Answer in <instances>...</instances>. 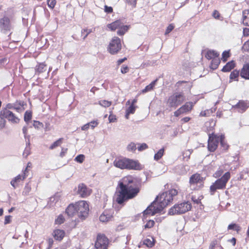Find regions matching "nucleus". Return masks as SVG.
Listing matches in <instances>:
<instances>
[{"instance_id":"f257e3e1","label":"nucleus","mask_w":249,"mask_h":249,"mask_svg":"<svg viewBox=\"0 0 249 249\" xmlns=\"http://www.w3.org/2000/svg\"><path fill=\"white\" fill-rule=\"evenodd\" d=\"M133 179L131 177H126L123 179V181L119 183L120 190L116 194L114 199L119 204L135 197L139 192V189L132 184Z\"/></svg>"},{"instance_id":"f03ea898","label":"nucleus","mask_w":249,"mask_h":249,"mask_svg":"<svg viewBox=\"0 0 249 249\" xmlns=\"http://www.w3.org/2000/svg\"><path fill=\"white\" fill-rule=\"evenodd\" d=\"M177 194L178 191L175 189L163 193L157 197L156 200L143 212V214L153 215L160 212L172 201L173 196H176Z\"/></svg>"},{"instance_id":"7ed1b4c3","label":"nucleus","mask_w":249,"mask_h":249,"mask_svg":"<svg viewBox=\"0 0 249 249\" xmlns=\"http://www.w3.org/2000/svg\"><path fill=\"white\" fill-rule=\"evenodd\" d=\"M113 165L117 168L121 169L141 170V164L137 161L131 159L122 158L116 159L113 162Z\"/></svg>"},{"instance_id":"20e7f679","label":"nucleus","mask_w":249,"mask_h":249,"mask_svg":"<svg viewBox=\"0 0 249 249\" xmlns=\"http://www.w3.org/2000/svg\"><path fill=\"white\" fill-rule=\"evenodd\" d=\"M231 177L230 173L226 172L220 178L217 179L211 186L210 191L211 195H213L216 190L224 189L226 184Z\"/></svg>"},{"instance_id":"39448f33","label":"nucleus","mask_w":249,"mask_h":249,"mask_svg":"<svg viewBox=\"0 0 249 249\" xmlns=\"http://www.w3.org/2000/svg\"><path fill=\"white\" fill-rule=\"evenodd\" d=\"M191 204L189 202H184L175 205L168 211V214L173 215L184 213L191 210Z\"/></svg>"},{"instance_id":"423d86ee","label":"nucleus","mask_w":249,"mask_h":249,"mask_svg":"<svg viewBox=\"0 0 249 249\" xmlns=\"http://www.w3.org/2000/svg\"><path fill=\"white\" fill-rule=\"evenodd\" d=\"M205 178L199 174L192 175L189 179V188L191 190H198L203 187Z\"/></svg>"},{"instance_id":"0eeeda50","label":"nucleus","mask_w":249,"mask_h":249,"mask_svg":"<svg viewBox=\"0 0 249 249\" xmlns=\"http://www.w3.org/2000/svg\"><path fill=\"white\" fill-rule=\"evenodd\" d=\"M185 100V97L181 93H175L168 98L167 105L170 107L176 108Z\"/></svg>"},{"instance_id":"6e6552de","label":"nucleus","mask_w":249,"mask_h":249,"mask_svg":"<svg viewBox=\"0 0 249 249\" xmlns=\"http://www.w3.org/2000/svg\"><path fill=\"white\" fill-rule=\"evenodd\" d=\"M121 49L122 44L120 39L117 36L113 37L108 45V52L111 54H115L117 53Z\"/></svg>"},{"instance_id":"1a4fd4ad","label":"nucleus","mask_w":249,"mask_h":249,"mask_svg":"<svg viewBox=\"0 0 249 249\" xmlns=\"http://www.w3.org/2000/svg\"><path fill=\"white\" fill-rule=\"evenodd\" d=\"M76 208L78 216L85 218L88 214L89 205L86 201L82 200L76 203Z\"/></svg>"},{"instance_id":"9d476101","label":"nucleus","mask_w":249,"mask_h":249,"mask_svg":"<svg viewBox=\"0 0 249 249\" xmlns=\"http://www.w3.org/2000/svg\"><path fill=\"white\" fill-rule=\"evenodd\" d=\"M220 140V136L213 133L209 134L208 143V150L211 152L214 151L217 147Z\"/></svg>"},{"instance_id":"9b49d317","label":"nucleus","mask_w":249,"mask_h":249,"mask_svg":"<svg viewBox=\"0 0 249 249\" xmlns=\"http://www.w3.org/2000/svg\"><path fill=\"white\" fill-rule=\"evenodd\" d=\"M108 243V239L105 235H98L95 244V247L96 249H107Z\"/></svg>"},{"instance_id":"f8f14e48","label":"nucleus","mask_w":249,"mask_h":249,"mask_svg":"<svg viewBox=\"0 0 249 249\" xmlns=\"http://www.w3.org/2000/svg\"><path fill=\"white\" fill-rule=\"evenodd\" d=\"M1 115L12 123H18L19 119L11 111L4 108L1 111Z\"/></svg>"},{"instance_id":"ddd939ff","label":"nucleus","mask_w":249,"mask_h":249,"mask_svg":"<svg viewBox=\"0 0 249 249\" xmlns=\"http://www.w3.org/2000/svg\"><path fill=\"white\" fill-rule=\"evenodd\" d=\"M194 106L192 102H187L184 105L181 107L179 109L174 112V115L178 117L181 114L186 113L191 110Z\"/></svg>"},{"instance_id":"4468645a","label":"nucleus","mask_w":249,"mask_h":249,"mask_svg":"<svg viewBox=\"0 0 249 249\" xmlns=\"http://www.w3.org/2000/svg\"><path fill=\"white\" fill-rule=\"evenodd\" d=\"M0 29L4 32L11 30L12 25L8 17H4L0 19Z\"/></svg>"},{"instance_id":"2eb2a0df","label":"nucleus","mask_w":249,"mask_h":249,"mask_svg":"<svg viewBox=\"0 0 249 249\" xmlns=\"http://www.w3.org/2000/svg\"><path fill=\"white\" fill-rule=\"evenodd\" d=\"M91 193V190L84 184H80L78 186L77 194L82 197H86Z\"/></svg>"},{"instance_id":"dca6fc26","label":"nucleus","mask_w":249,"mask_h":249,"mask_svg":"<svg viewBox=\"0 0 249 249\" xmlns=\"http://www.w3.org/2000/svg\"><path fill=\"white\" fill-rule=\"evenodd\" d=\"M27 170V169L26 168L21 174L18 175L11 180L10 182L11 185L14 188L17 187L18 183H19L20 181L24 180V179L26 178L27 176L26 175Z\"/></svg>"},{"instance_id":"f3484780","label":"nucleus","mask_w":249,"mask_h":249,"mask_svg":"<svg viewBox=\"0 0 249 249\" xmlns=\"http://www.w3.org/2000/svg\"><path fill=\"white\" fill-rule=\"evenodd\" d=\"M112 210H105L100 216L99 219L102 222H107L112 218Z\"/></svg>"},{"instance_id":"a211bd4d","label":"nucleus","mask_w":249,"mask_h":249,"mask_svg":"<svg viewBox=\"0 0 249 249\" xmlns=\"http://www.w3.org/2000/svg\"><path fill=\"white\" fill-rule=\"evenodd\" d=\"M249 107V102L245 101H239V102L233 106V108H235L238 109L240 112H244Z\"/></svg>"},{"instance_id":"6ab92c4d","label":"nucleus","mask_w":249,"mask_h":249,"mask_svg":"<svg viewBox=\"0 0 249 249\" xmlns=\"http://www.w3.org/2000/svg\"><path fill=\"white\" fill-rule=\"evenodd\" d=\"M52 235L55 240L61 241L65 236V232L62 230L55 229L53 231Z\"/></svg>"},{"instance_id":"aec40b11","label":"nucleus","mask_w":249,"mask_h":249,"mask_svg":"<svg viewBox=\"0 0 249 249\" xmlns=\"http://www.w3.org/2000/svg\"><path fill=\"white\" fill-rule=\"evenodd\" d=\"M26 105V104L24 102L17 101L15 103V106H13L14 109H15L18 112L21 113L25 110Z\"/></svg>"},{"instance_id":"412c9836","label":"nucleus","mask_w":249,"mask_h":249,"mask_svg":"<svg viewBox=\"0 0 249 249\" xmlns=\"http://www.w3.org/2000/svg\"><path fill=\"white\" fill-rule=\"evenodd\" d=\"M66 213L69 216L72 217L77 213L76 203L70 204L66 210Z\"/></svg>"},{"instance_id":"4be33fe9","label":"nucleus","mask_w":249,"mask_h":249,"mask_svg":"<svg viewBox=\"0 0 249 249\" xmlns=\"http://www.w3.org/2000/svg\"><path fill=\"white\" fill-rule=\"evenodd\" d=\"M240 75L246 79H249V63L244 65L240 72Z\"/></svg>"},{"instance_id":"5701e85b","label":"nucleus","mask_w":249,"mask_h":249,"mask_svg":"<svg viewBox=\"0 0 249 249\" xmlns=\"http://www.w3.org/2000/svg\"><path fill=\"white\" fill-rule=\"evenodd\" d=\"M121 21L120 20H116L110 24H107V28L111 31H115L117 29L119 30L121 26Z\"/></svg>"},{"instance_id":"b1692460","label":"nucleus","mask_w":249,"mask_h":249,"mask_svg":"<svg viewBox=\"0 0 249 249\" xmlns=\"http://www.w3.org/2000/svg\"><path fill=\"white\" fill-rule=\"evenodd\" d=\"M219 54L215 51L213 50H209L205 54V57L208 59H213L215 58L218 57Z\"/></svg>"},{"instance_id":"393cba45","label":"nucleus","mask_w":249,"mask_h":249,"mask_svg":"<svg viewBox=\"0 0 249 249\" xmlns=\"http://www.w3.org/2000/svg\"><path fill=\"white\" fill-rule=\"evenodd\" d=\"M243 23L249 26V10H245L242 13Z\"/></svg>"},{"instance_id":"a878e982","label":"nucleus","mask_w":249,"mask_h":249,"mask_svg":"<svg viewBox=\"0 0 249 249\" xmlns=\"http://www.w3.org/2000/svg\"><path fill=\"white\" fill-rule=\"evenodd\" d=\"M157 81L158 80L156 79L155 80L152 82L149 85L146 86V87L142 90V93H145L153 90L154 87L156 85Z\"/></svg>"},{"instance_id":"bb28decb","label":"nucleus","mask_w":249,"mask_h":249,"mask_svg":"<svg viewBox=\"0 0 249 249\" xmlns=\"http://www.w3.org/2000/svg\"><path fill=\"white\" fill-rule=\"evenodd\" d=\"M235 67V63L233 61L229 62L223 68L222 71L224 72H229Z\"/></svg>"},{"instance_id":"cd10ccee","label":"nucleus","mask_w":249,"mask_h":249,"mask_svg":"<svg viewBox=\"0 0 249 249\" xmlns=\"http://www.w3.org/2000/svg\"><path fill=\"white\" fill-rule=\"evenodd\" d=\"M98 124V122L95 121H91L85 125H84L81 129L82 130H88L89 127H91L92 129H93L95 126L97 125Z\"/></svg>"},{"instance_id":"c85d7f7f","label":"nucleus","mask_w":249,"mask_h":249,"mask_svg":"<svg viewBox=\"0 0 249 249\" xmlns=\"http://www.w3.org/2000/svg\"><path fill=\"white\" fill-rule=\"evenodd\" d=\"M143 244L148 248H151L154 246L155 241L153 237H150L148 238L144 239L143 241Z\"/></svg>"},{"instance_id":"c756f323","label":"nucleus","mask_w":249,"mask_h":249,"mask_svg":"<svg viewBox=\"0 0 249 249\" xmlns=\"http://www.w3.org/2000/svg\"><path fill=\"white\" fill-rule=\"evenodd\" d=\"M129 29V26L124 25V24L121 22V26L119 27V30L117 31V34L119 36L124 35L126 32Z\"/></svg>"},{"instance_id":"7c9ffc66","label":"nucleus","mask_w":249,"mask_h":249,"mask_svg":"<svg viewBox=\"0 0 249 249\" xmlns=\"http://www.w3.org/2000/svg\"><path fill=\"white\" fill-rule=\"evenodd\" d=\"M27 130L28 128L27 126H24L22 128V132L24 134V138L26 142V145H30V136L27 134Z\"/></svg>"},{"instance_id":"2f4dec72","label":"nucleus","mask_w":249,"mask_h":249,"mask_svg":"<svg viewBox=\"0 0 249 249\" xmlns=\"http://www.w3.org/2000/svg\"><path fill=\"white\" fill-rule=\"evenodd\" d=\"M220 61L219 56L213 59L211 64V68L213 70H215L220 64Z\"/></svg>"},{"instance_id":"473e14b6","label":"nucleus","mask_w":249,"mask_h":249,"mask_svg":"<svg viewBox=\"0 0 249 249\" xmlns=\"http://www.w3.org/2000/svg\"><path fill=\"white\" fill-rule=\"evenodd\" d=\"M46 70V65L43 63H39L36 67V72L38 73H42L45 71Z\"/></svg>"},{"instance_id":"72a5a7b5","label":"nucleus","mask_w":249,"mask_h":249,"mask_svg":"<svg viewBox=\"0 0 249 249\" xmlns=\"http://www.w3.org/2000/svg\"><path fill=\"white\" fill-rule=\"evenodd\" d=\"M216 108H211V109H208L204 111H202L200 113V116H209L211 114H212L214 111H215Z\"/></svg>"},{"instance_id":"f704fd0d","label":"nucleus","mask_w":249,"mask_h":249,"mask_svg":"<svg viewBox=\"0 0 249 249\" xmlns=\"http://www.w3.org/2000/svg\"><path fill=\"white\" fill-rule=\"evenodd\" d=\"M98 104L101 107L106 108L111 106L112 102L106 100H101L98 102Z\"/></svg>"},{"instance_id":"c9c22d12","label":"nucleus","mask_w":249,"mask_h":249,"mask_svg":"<svg viewBox=\"0 0 249 249\" xmlns=\"http://www.w3.org/2000/svg\"><path fill=\"white\" fill-rule=\"evenodd\" d=\"M220 145L223 148V150H226L228 149L229 147V145L227 144L226 142L224 140V137L223 135L220 136Z\"/></svg>"},{"instance_id":"e433bc0d","label":"nucleus","mask_w":249,"mask_h":249,"mask_svg":"<svg viewBox=\"0 0 249 249\" xmlns=\"http://www.w3.org/2000/svg\"><path fill=\"white\" fill-rule=\"evenodd\" d=\"M136 149V144L132 142L129 143L126 147L127 150L132 153H134Z\"/></svg>"},{"instance_id":"4c0bfd02","label":"nucleus","mask_w":249,"mask_h":249,"mask_svg":"<svg viewBox=\"0 0 249 249\" xmlns=\"http://www.w3.org/2000/svg\"><path fill=\"white\" fill-rule=\"evenodd\" d=\"M228 229L233 230L238 232L241 231V228L239 225L236 224H231L228 226Z\"/></svg>"},{"instance_id":"58836bf2","label":"nucleus","mask_w":249,"mask_h":249,"mask_svg":"<svg viewBox=\"0 0 249 249\" xmlns=\"http://www.w3.org/2000/svg\"><path fill=\"white\" fill-rule=\"evenodd\" d=\"M164 148H161L159 150V151L155 154L154 159L156 160L160 159L163 155L164 153Z\"/></svg>"},{"instance_id":"ea45409f","label":"nucleus","mask_w":249,"mask_h":249,"mask_svg":"<svg viewBox=\"0 0 249 249\" xmlns=\"http://www.w3.org/2000/svg\"><path fill=\"white\" fill-rule=\"evenodd\" d=\"M32 112L30 111H26L24 114V120L28 123L32 119Z\"/></svg>"},{"instance_id":"a19ab883","label":"nucleus","mask_w":249,"mask_h":249,"mask_svg":"<svg viewBox=\"0 0 249 249\" xmlns=\"http://www.w3.org/2000/svg\"><path fill=\"white\" fill-rule=\"evenodd\" d=\"M65 218L62 214H59L55 220V223L56 224H61L64 223Z\"/></svg>"},{"instance_id":"79ce46f5","label":"nucleus","mask_w":249,"mask_h":249,"mask_svg":"<svg viewBox=\"0 0 249 249\" xmlns=\"http://www.w3.org/2000/svg\"><path fill=\"white\" fill-rule=\"evenodd\" d=\"M62 139L60 138L54 142L50 147V149H53L59 146L62 142Z\"/></svg>"},{"instance_id":"37998d69","label":"nucleus","mask_w":249,"mask_h":249,"mask_svg":"<svg viewBox=\"0 0 249 249\" xmlns=\"http://www.w3.org/2000/svg\"><path fill=\"white\" fill-rule=\"evenodd\" d=\"M188 170L189 167L188 166H181L180 167V171L178 172L180 175H184L186 174Z\"/></svg>"},{"instance_id":"c03bdc74","label":"nucleus","mask_w":249,"mask_h":249,"mask_svg":"<svg viewBox=\"0 0 249 249\" xmlns=\"http://www.w3.org/2000/svg\"><path fill=\"white\" fill-rule=\"evenodd\" d=\"M109 115L108 117V120L109 123H113L116 122L117 118L116 115L113 114L112 110L109 111Z\"/></svg>"},{"instance_id":"a18cd8bd","label":"nucleus","mask_w":249,"mask_h":249,"mask_svg":"<svg viewBox=\"0 0 249 249\" xmlns=\"http://www.w3.org/2000/svg\"><path fill=\"white\" fill-rule=\"evenodd\" d=\"M85 159V156L83 154L78 155L75 158V160L79 163H82Z\"/></svg>"},{"instance_id":"49530a36","label":"nucleus","mask_w":249,"mask_h":249,"mask_svg":"<svg viewBox=\"0 0 249 249\" xmlns=\"http://www.w3.org/2000/svg\"><path fill=\"white\" fill-rule=\"evenodd\" d=\"M239 75V71L237 70H234L232 72H231L230 74V79H235L238 77Z\"/></svg>"},{"instance_id":"de8ad7c7","label":"nucleus","mask_w":249,"mask_h":249,"mask_svg":"<svg viewBox=\"0 0 249 249\" xmlns=\"http://www.w3.org/2000/svg\"><path fill=\"white\" fill-rule=\"evenodd\" d=\"M192 153V151L191 150H187L183 152V158L188 160L190 158V156Z\"/></svg>"},{"instance_id":"09e8293b","label":"nucleus","mask_w":249,"mask_h":249,"mask_svg":"<svg viewBox=\"0 0 249 249\" xmlns=\"http://www.w3.org/2000/svg\"><path fill=\"white\" fill-rule=\"evenodd\" d=\"M230 57V52L228 51H224L223 53H222V60L223 61L225 62L227 61V58Z\"/></svg>"},{"instance_id":"8fccbe9b","label":"nucleus","mask_w":249,"mask_h":249,"mask_svg":"<svg viewBox=\"0 0 249 249\" xmlns=\"http://www.w3.org/2000/svg\"><path fill=\"white\" fill-rule=\"evenodd\" d=\"M47 4L50 8L53 9L56 4V0H47Z\"/></svg>"},{"instance_id":"3c124183","label":"nucleus","mask_w":249,"mask_h":249,"mask_svg":"<svg viewBox=\"0 0 249 249\" xmlns=\"http://www.w3.org/2000/svg\"><path fill=\"white\" fill-rule=\"evenodd\" d=\"M136 107L133 105H130V106L126 109V111L128 113L130 114L134 113L136 110Z\"/></svg>"},{"instance_id":"603ef678","label":"nucleus","mask_w":249,"mask_h":249,"mask_svg":"<svg viewBox=\"0 0 249 249\" xmlns=\"http://www.w3.org/2000/svg\"><path fill=\"white\" fill-rule=\"evenodd\" d=\"M59 199V195L56 194L54 196L50 197V200L51 202L55 203L57 201H58Z\"/></svg>"},{"instance_id":"864d4df0","label":"nucleus","mask_w":249,"mask_h":249,"mask_svg":"<svg viewBox=\"0 0 249 249\" xmlns=\"http://www.w3.org/2000/svg\"><path fill=\"white\" fill-rule=\"evenodd\" d=\"M155 222L153 220H149L144 226L145 229L151 228L153 227Z\"/></svg>"},{"instance_id":"5fc2aeb1","label":"nucleus","mask_w":249,"mask_h":249,"mask_svg":"<svg viewBox=\"0 0 249 249\" xmlns=\"http://www.w3.org/2000/svg\"><path fill=\"white\" fill-rule=\"evenodd\" d=\"M125 2L132 7H135L137 3V0H125Z\"/></svg>"},{"instance_id":"6e6d98bb","label":"nucleus","mask_w":249,"mask_h":249,"mask_svg":"<svg viewBox=\"0 0 249 249\" xmlns=\"http://www.w3.org/2000/svg\"><path fill=\"white\" fill-rule=\"evenodd\" d=\"M148 148V146L145 143H142L139 146H138L137 147L138 148V150L139 151H143L146 149H147Z\"/></svg>"},{"instance_id":"4d7b16f0","label":"nucleus","mask_w":249,"mask_h":249,"mask_svg":"<svg viewBox=\"0 0 249 249\" xmlns=\"http://www.w3.org/2000/svg\"><path fill=\"white\" fill-rule=\"evenodd\" d=\"M30 145H27L26 147L25 148L24 151L23 152V155L25 157H27L29 154H30Z\"/></svg>"},{"instance_id":"13d9d810","label":"nucleus","mask_w":249,"mask_h":249,"mask_svg":"<svg viewBox=\"0 0 249 249\" xmlns=\"http://www.w3.org/2000/svg\"><path fill=\"white\" fill-rule=\"evenodd\" d=\"M242 49L244 51H249V40L246 41L243 45L242 47Z\"/></svg>"},{"instance_id":"bf43d9fd","label":"nucleus","mask_w":249,"mask_h":249,"mask_svg":"<svg viewBox=\"0 0 249 249\" xmlns=\"http://www.w3.org/2000/svg\"><path fill=\"white\" fill-rule=\"evenodd\" d=\"M174 26L173 24H170L167 28L166 31L165 32V35H167L169 33H170L174 29Z\"/></svg>"},{"instance_id":"052dcab7","label":"nucleus","mask_w":249,"mask_h":249,"mask_svg":"<svg viewBox=\"0 0 249 249\" xmlns=\"http://www.w3.org/2000/svg\"><path fill=\"white\" fill-rule=\"evenodd\" d=\"M223 170L221 169H219L214 174L213 176L216 178H219V177H220L221 176V175L223 174Z\"/></svg>"},{"instance_id":"680f3d73","label":"nucleus","mask_w":249,"mask_h":249,"mask_svg":"<svg viewBox=\"0 0 249 249\" xmlns=\"http://www.w3.org/2000/svg\"><path fill=\"white\" fill-rule=\"evenodd\" d=\"M5 125V120L0 116V129L3 128Z\"/></svg>"},{"instance_id":"e2e57ef3","label":"nucleus","mask_w":249,"mask_h":249,"mask_svg":"<svg viewBox=\"0 0 249 249\" xmlns=\"http://www.w3.org/2000/svg\"><path fill=\"white\" fill-rule=\"evenodd\" d=\"M105 11L107 13H111L113 11V9L111 7H109L107 5L105 6Z\"/></svg>"},{"instance_id":"0e129e2a","label":"nucleus","mask_w":249,"mask_h":249,"mask_svg":"<svg viewBox=\"0 0 249 249\" xmlns=\"http://www.w3.org/2000/svg\"><path fill=\"white\" fill-rule=\"evenodd\" d=\"M43 124L42 123H40L38 121H34L33 125L35 128H39L41 126H42Z\"/></svg>"},{"instance_id":"69168bd1","label":"nucleus","mask_w":249,"mask_h":249,"mask_svg":"<svg viewBox=\"0 0 249 249\" xmlns=\"http://www.w3.org/2000/svg\"><path fill=\"white\" fill-rule=\"evenodd\" d=\"M128 71V68L126 66H123L121 68V72L123 73H126Z\"/></svg>"},{"instance_id":"338daca9","label":"nucleus","mask_w":249,"mask_h":249,"mask_svg":"<svg viewBox=\"0 0 249 249\" xmlns=\"http://www.w3.org/2000/svg\"><path fill=\"white\" fill-rule=\"evenodd\" d=\"M213 18H215L216 19H218L219 18V16H220V15H219V12L216 11V10H214L213 12Z\"/></svg>"},{"instance_id":"774afa93","label":"nucleus","mask_w":249,"mask_h":249,"mask_svg":"<svg viewBox=\"0 0 249 249\" xmlns=\"http://www.w3.org/2000/svg\"><path fill=\"white\" fill-rule=\"evenodd\" d=\"M243 35L247 36H249V28H245L244 29Z\"/></svg>"}]
</instances>
